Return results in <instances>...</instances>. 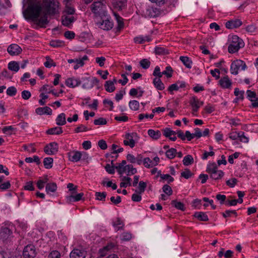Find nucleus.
Listing matches in <instances>:
<instances>
[{"label":"nucleus","mask_w":258,"mask_h":258,"mask_svg":"<svg viewBox=\"0 0 258 258\" xmlns=\"http://www.w3.org/2000/svg\"><path fill=\"white\" fill-rule=\"evenodd\" d=\"M23 4L24 7L28 5L23 11L24 16L41 27H45L49 23L48 16H53L59 13V3L57 0H24Z\"/></svg>","instance_id":"1"},{"label":"nucleus","mask_w":258,"mask_h":258,"mask_svg":"<svg viewBox=\"0 0 258 258\" xmlns=\"http://www.w3.org/2000/svg\"><path fill=\"white\" fill-rule=\"evenodd\" d=\"M92 12L96 18H100L102 19L107 16L106 6L101 1L94 2L91 6Z\"/></svg>","instance_id":"2"},{"label":"nucleus","mask_w":258,"mask_h":258,"mask_svg":"<svg viewBox=\"0 0 258 258\" xmlns=\"http://www.w3.org/2000/svg\"><path fill=\"white\" fill-rule=\"evenodd\" d=\"M206 172L210 175V178L214 180H218L224 176V172L222 170H218L217 165L214 162L207 165Z\"/></svg>","instance_id":"3"},{"label":"nucleus","mask_w":258,"mask_h":258,"mask_svg":"<svg viewBox=\"0 0 258 258\" xmlns=\"http://www.w3.org/2000/svg\"><path fill=\"white\" fill-rule=\"evenodd\" d=\"M243 46L244 43L242 40L237 36L233 35L231 37V43L228 46V51L230 53H234Z\"/></svg>","instance_id":"4"},{"label":"nucleus","mask_w":258,"mask_h":258,"mask_svg":"<svg viewBox=\"0 0 258 258\" xmlns=\"http://www.w3.org/2000/svg\"><path fill=\"white\" fill-rule=\"evenodd\" d=\"M246 67V64L243 61L240 59H236L231 63L230 72L232 74L236 75L238 74V71L240 68L242 70H245Z\"/></svg>","instance_id":"5"},{"label":"nucleus","mask_w":258,"mask_h":258,"mask_svg":"<svg viewBox=\"0 0 258 258\" xmlns=\"http://www.w3.org/2000/svg\"><path fill=\"white\" fill-rule=\"evenodd\" d=\"M37 254L35 246L33 244H28L25 246L23 251L24 258H34Z\"/></svg>","instance_id":"6"},{"label":"nucleus","mask_w":258,"mask_h":258,"mask_svg":"<svg viewBox=\"0 0 258 258\" xmlns=\"http://www.w3.org/2000/svg\"><path fill=\"white\" fill-rule=\"evenodd\" d=\"M102 20V21L97 23V25L99 28L106 31L109 30L112 28L113 24L112 22L110 21L109 19L108 15H107L106 18H103Z\"/></svg>","instance_id":"7"},{"label":"nucleus","mask_w":258,"mask_h":258,"mask_svg":"<svg viewBox=\"0 0 258 258\" xmlns=\"http://www.w3.org/2000/svg\"><path fill=\"white\" fill-rule=\"evenodd\" d=\"M58 150V145L56 142H52L47 145L44 148V152L47 155H54Z\"/></svg>","instance_id":"8"},{"label":"nucleus","mask_w":258,"mask_h":258,"mask_svg":"<svg viewBox=\"0 0 258 258\" xmlns=\"http://www.w3.org/2000/svg\"><path fill=\"white\" fill-rule=\"evenodd\" d=\"M81 82H83L82 87L84 89H91L95 85H97L99 81L96 78L90 79L88 78H82Z\"/></svg>","instance_id":"9"},{"label":"nucleus","mask_w":258,"mask_h":258,"mask_svg":"<svg viewBox=\"0 0 258 258\" xmlns=\"http://www.w3.org/2000/svg\"><path fill=\"white\" fill-rule=\"evenodd\" d=\"M138 136L136 133L131 134L127 133L125 135L126 140H124L123 143L126 146H130V147L133 148L135 146V142L134 139L137 138Z\"/></svg>","instance_id":"10"},{"label":"nucleus","mask_w":258,"mask_h":258,"mask_svg":"<svg viewBox=\"0 0 258 258\" xmlns=\"http://www.w3.org/2000/svg\"><path fill=\"white\" fill-rule=\"evenodd\" d=\"M247 98L251 102V106L253 108L258 107V95L254 91L247 90Z\"/></svg>","instance_id":"11"},{"label":"nucleus","mask_w":258,"mask_h":258,"mask_svg":"<svg viewBox=\"0 0 258 258\" xmlns=\"http://www.w3.org/2000/svg\"><path fill=\"white\" fill-rule=\"evenodd\" d=\"M87 252L83 249H74L70 253V258H85Z\"/></svg>","instance_id":"12"},{"label":"nucleus","mask_w":258,"mask_h":258,"mask_svg":"<svg viewBox=\"0 0 258 258\" xmlns=\"http://www.w3.org/2000/svg\"><path fill=\"white\" fill-rule=\"evenodd\" d=\"M7 51L11 55H16L21 52L22 49L18 45L13 44L8 47Z\"/></svg>","instance_id":"13"},{"label":"nucleus","mask_w":258,"mask_h":258,"mask_svg":"<svg viewBox=\"0 0 258 258\" xmlns=\"http://www.w3.org/2000/svg\"><path fill=\"white\" fill-rule=\"evenodd\" d=\"M81 81L79 78L74 77L68 78L66 81V84L69 87L74 88L80 85Z\"/></svg>","instance_id":"14"},{"label":"nucleus","mask_w":258,"mask_h":258,"mask_svg":"<svg viewBox=\"0 0 258 258\" xmlns=\"http://www.w3.org/2000/svg\"><path fill=\"white\" fill-rule=\"evenodd\" d=\"M189 103L192 107V111L194 112H197L200 106L203 104V102H200L195 96L192 97L190 99Z\"/></svg>","instance_id":"15"},{"label":"nucleus","mask_w":258,"mask_h":258,"mask_svg":"<svg viewBox=\"0 0 258 258\" xmlns=\"http://www.w3.org/2000/svg\"><path fill=\"white\" fill-rule=\"evenodd\" d=\"M69 160L72 162L79 161L82 156V154L79 151H73L68 153Z\"/></svg>","instance_id":"16"},{"label":"nucleus","mask_w":258,"mask_h":258,"mask_svg":"<svg viewBox=\"0 0 258 258\" xmlns=\"http://www.w3.org/2000/svg\"><path fill=\"white\" fill-rule=\"evenodd\" d=\"M242 25V22L240 20L236 19L235 20H231L226 23V27L228 29H233L239 27Z\"/></svg>","instance_id":"17"},{"label":"nucleus","mask_w":258,"mask_h":258,"mask_svg":"<svg viewBox=\"0 0 258 258\" xmlns=\"http://www.w3.org/2000/svg\"><path fill=\"white\" fill-rule=\"evenodd\" d=\"M220 86L223 88H230L231 86V81L227 76L222 78L219 81Z\"/></svg>","instance_id":"18"},{"label":"nucleus","mask_w":258,"mask_h":258,"mask_svg":"<svg viewBox=\"0 0 258 258\" xmlns=\"http://www.w3.org/2000/svg\"><path fill=\"white\" fill-rule=\"evenodd\" d=\"M35 112L37 114L40 115L43 114L51 115L52 114L51 109L48 106L38 107L36 109Z\"/></svg>","instance_id":"19"},{"label":"nucleus","mask_w":258,"mask_h":258,"mask_svg":"<svg viewBox=\"0 0 258 258\" xmlns=\"http://www.w3.org/2000/svg\"><path fill=\"white\" fill-rule=\"evenodd\" d=\"M12 234V230L7 227H3L1 228L0 236L3 239H7Z\"/></svg>","instance_id":"20"},{"label":"nucleus","mask_w":258,"mask_h":258,"mask_svg":"<svg viewBox=\"0 0 258 258\" xmlns=\"http://www.w3.org/2000/svg\"><path fill=\"white\" fill-rule=\"evenodd\" d=\"M148 135L153 140H158L161 136V134L160 131L157 130L155 131L154 130H149L148 131Z\"/></svg>","instance_id":"21"},{"label":"nucleus","mask_w":258,"mask_h":258,"mask_svg":"<svg viewBox=\"0 0 258 258\" xmlns=\"http://www.w3.org/2000/svg\"><path fill=\"white\" fill-rule=\"evenodd\" d=\"M88 59L87 55H84L83 57L79 59H76L75 64L74 66L75 70L78 69L79 67H82L84 64V61Z\"/></svg>","instance_id":"22"},{"label":"nucleus","mask_w":258,"mask_h":258,"mask_svg":"<svg viewBox=\"0 0 258 258\" xmlns=\"http://www.w3.org/2000/svg\"><path fill=\"white\" fill-rule=\"evenodd\" d=\"M56 123L59 126L66 124V114L64 113H61L57 116L56 119Z\"/></svg>","instance_id":"23"},{"label":"nucleus","mask_w":258,"mask_h":258,"mask_svg":"<svg viewBox=\"0 0 258 258\" xmlns=\"http://www.w3.org/2000/svg\"><path fill=\"white\" fill-rule=\"evenodd\" d=\"M74 20L75 19L73 16H63L62 18V24L65 26L69 27Z\"/></svg>","instance_id":"24"},{"label":"nucleus","mask_w":258,"mask_h":258,"mask_svg":"<svg viewBox=\"0 0 258 258\" xmlns=\"http://www.w3.org/2000/svg\"><path fill=\"white\" fill-rule=\"evenodd\" d=\"M57 189V185L54 182L48 183L46 185L45 190L47 194L54 192Z\"/></svg>","instance_id":"25"},{"label":"nucleus","mask_w":258,"mask_h":258,"mask_svg":"<svg viewBox=\"0 0 258 258\" xmlns=\"http://www.w3.org/2000/svg\"><path fill=\"white\" fill-rule=\"evenodd\" d=\"M126 163L125 160H122L120 163L118 164V166L115 167L119 174L122 175L126 170Z\"/></svg>","instance_id":"26"},{"label":"nucleus","mask_w":258,"mask_h":258,"mask_svg":"<svg viewBox=\"0 0 258 258\" xmlns=\"http://www.w3.org/2000/svg\"><path fill=\"white\" fill-rule=\"evenodd\" d=\"M126 3V0H113V4L115 8L120 10L123 8Z\"/></svg>","instance_id":"27"},{"label":"nucleus","mask_w":258,"mask_h":258,"mask_svg":"<svg viewBox=\"0 0 258 258\" xmlns=\"http://www.w3.org/2000/svg\"><path fill=\"white\" fill-rule=\"evenodd\" d=\"M194 216L197 218L198 220L202 221H208L209 220L208 216L206 213L202 212H196L194 214Z\"/></svg>","instance_id":"28"},{"label":"nucleus","mask_w":258,"mask_h":258,"mask_svg":"<svg viewBox=\"0 0 258 258\" xmlns=\"http://www.w3.org/2000/svg\"><path fill=\"white\" fill-rule=\"evenodd\" d=\"M62 133V128L59 126L49 128L46 131V133L48 135H59Z\"/></svg>","instance_id":"29"},{"label":"nucleus","mask_w":258,"mask_h":258,"mask_svg":"<svg viewBox=\"0 0 258 258\" xmlns=\"http://www.w3.org/2000/svg\"><path fill=\"white\" fill-rule=\"evenodd\" d=\"M104 87L106 91L110 93L113 92L115 89L114 83L111 81H106L104 84Z\"/></svg>","instance_id":"30"},{"label":"nucleus","mask_w":258,"mask_h":258,"mask_svg":"<svg viewBox=\"0 0 258 258\" xmlns=\"http://www.w3.org/2000/svg\"><path fill=\"white\" fill-rule=\"evenodd\" d=\"M153 84L155 87L159 90H162L164 89V85L162 82L160 78H155L153 80Z\"/></svg>","instance_id":"31"},{"label":"nucleus","mask_w":258,"mask_h":258,"mask_svg":"<svg viewBox=\"0 0 258 258\" xmlns=\"http://www.w3.org/2000/svg\"><path fill=\"white\" fill-rule=\"evenodd\" d=\"M8 69L12 71L17 72L20 69L19 64L16 61H11L8 64Z\"/></svg>","instance_id":"32"},{"label":"nucleus","mask_w":258,"mask_h":258,"mask_svg":"<svg viewBox=\"0 0 258 258\" xmlns=\"http://www.w3.org/2000/svg\"><path fill=\"white\" fill-rule=\"evenodd\" d=\"M132 179L130 177L123 176L121 178V182L120 183V187H126L127 185H131Z\"/></svg>","instance_id":"33"},{"label":"nucleus","mask_w":258,"mask_h":258,"mask_svg":"<svg viewBox=\"0 0 258 258\" xmlns=\"http://www.w3.org/2000/svg\"><path fill=\"white\" fill-rule=\"evenodd\" d=\"M179 59L186 67L187 68H191L192 61L189 57L187 56H180Z\"/></svg>","instance_id":"34"},{"label":"nucleus","mask_w":258,"mask_h":258,"mask_svg":"<svg viewBox=\"0 0 258 258\" xmlns=\"http://www.w3.org/2000/svg\"><path fill=\"white\" fill-rule=\"evenodd\" d=\"M150 40H151L150 38L148 36H146L145 37L139 36V37H136L134 38L135 42L136 43H138L139 44H142V43L145 42L146 41H150Z\"/></svg>","instance_id":"35"},{"label":"nucleus","mask_w":258,"mask_h":258,"mask_svg":"<svg viewBox=\"0 0 258 258\" xmlns=\"http://www.w3.org/2000/svg\"><path fill=\"white\" fill-rule=\"evenodd\" d=\"M53 160L52 158H45L43 160L44 167L47 169H50L52 167Z\"/></svg>","instance_id":"36"},{"label":"nucleus","mask_w":258,"mask_h":258,"mask_svg":"<svg viewBox=\"0 0 258 258\" xmlns=\"http://www.w3.org/2000/svg\"><path fill=\"white\" fill-rule=\"evenodd\" d=\"M194 158L190 155L185 156L183 159V164L185 166L191 165L194 163Z\"/></svg>","instance_id":"37"},{"label":"nucleus","mask_w":258,"mask_h":258,"mask_svg":"<svg viewBox=\"0 0 258 258\" xmlns=\"http://www.w3.org/2000/svg\"><path fill=\"white\" fill-rule=\"evenodd\" d=\"M163 135L166 138H169L170 136H174L176 135V132L171 130L169 128H165L162 130Z\"/></svg>","instance_id":"38"},{"label":"nucleus","mask_w":258,"mask_h":258,"mask_svg":"<svg viewBox=\"0 0 258 258\" xmlns=\"http://www.w3.org/2000/svg\"><path fill=\"white\" fill-rule=\"evenodd\" d=\"M160 176L162 179L168 180V182L170 183L174 180V178L171 176L169 174H162L161 171L158 172V175L157 177Z\"/></svg>","instance_id":"39"},{"label":"nucleus","mask_w":258,"mask_h":258,"mask_svg":"<svg viewBox=\"0 0 258 258\" xmlns=\"http://www.w3.org/2000/svg\"><path fill=\"white\" fill-rule=\"evenodd\" d=\"M155 53L158 55H164L168 54V52L164 47L158 46L155 48Z\"/></svg>","instance_id":"40"},{"label":"nucleus","mask_w":258,"mask_h":258,"mask_svg":"<svg viewBox=\"0 0 258 258\" xmlns=\"http://www.w3.org/2000/svg\"><path fill=\"white\" fill-rule=\"evenodd\" d=\"M177 153L176 150L174 148H171L166 152V155L169 159H173L175 157Z\"/></svg>","instance_id":"41"},{"label":"nucleus","mask_w":258,"mask_h":258,"mask_svg":"<svg viewBox=\"0 0 258 258\" xmlns=\"http://www.w3.org/2000/svg\"><path fill=\"white\" fill-rule=\"evenodd\" d=\"M130 108L133 110H138L140 107L139 102L137 100H132L129 102Z\"/></svg>","instance_id":"42"},{"label":"nucleus","mask_w":258,"mask_h":258,"mask_svg":"<svg viewBox=\"0 0 258 258\" xmlns=\"http://www.w3.org/2000/svg\"><path fill=\"white\" fill-rule=\"evenodd\" d=\"M171 205L178 210H180L181 211L184 210V204L180 202H177L175 200H173L171 202Z\"/></svg>","instance_id":"43"},{"label":"nucleus","mask_w":258,"mask_h":258,"mask_svg":"<svg viewBox=\"0 0 258 258\" xmlns=\"http://www.w3.org/2000/svg\"><path fill=\"white\" fill-rule=\"evenodd\" d=\"M111 165L107 164L105 166L106 171L109 174H113L114 173V169L115 167L113 165V161L112 160L111 162Z\"/></svg>","instance_id":"44"},{"label":"nucleus","mask_w":258,"mask_h":258,"mask_svg":"<svg viewBox=\"0 0 258 258\" xmlns=\"http://www.w3.org/2000/svg\"><path fill=\"white\" fill-rule=\"evenodd\" d=\"M173 70L170 66H167L166 70L162 72V74L165 75L167 78H171L172 76Z\"/></svg>","instance_id":"45"},{"label":"nucleus","mask_w":258,"mask_h":258,"mask_svg":"<svg viewBox=\"0 0 258 258\" xmlns=\"http://www.w3.org/2000/svg\"><path fill=\"white\" fill-rule=\"evenodd\" d=\"M140 64L143 69H147L150 66V61L148 59L144 58L140 61Z\"/></svg>","instance_id":"46"},{"label":"nucleus","mask_w":258,"mask_h":258,"mask_svg":"<svg viewBox=\"0 0 258 258\" xmlns=\"http://www.w3.org/2000/svg\"><path fill=\"white\" fill-rule=\"evenodd\" d=\"M126 167H127L126 170L127 171V175L135 174L137 172L136 168H134L133 166L131 164L126 165Z\"/></svg>","instance_id":"47"},{"label":"nucleus","mask_w":258,"mask_h":258,"mask_svg":"<svg viewBox=\"0 0 258 258\" xmlns=\"http://www.w3.org/2000/svg\"><path fill=\"white\" fill-rule=\"evenodd\" d=\"M60 252L56 250H52L48 255L47 258H60Z\"/></svg>","instance_id":"48"},{"label":"nucleus","mask_w":258,"mask_h":258,"mask_svg":"<svg viewBox=\"0 0 258 258\" xmlns=\"http://www.w3.org/2000/svg\"><path fill=\"white\" fill-rule=\"evenodd\" d=\"M234 95L238 99H243L244 92L243 91H240L238 88H236L234 90Z\"/></svg>","instance_id":"49"},{"label":"nucleus","mask_w":258,"mask_h":258,"mask_svg":"<svg viewBox=\"0 0 258 258\" xmlns=\"http://www.w3.org/2000/svg\"><path fill=\"white\" fill-rule=\"evenodd\" d=\"M17 89L15 87L12 86L9 87L7 90V94L10 96H13L17 93Z\"/></svg>","instance_id":"50"},{"label":"nucleus","mask_w":258,"mask_h":258,"mask_svg":"<svg viewBox=\"0 0 258 258\" xmlns=\"http://www.w3.org/2000/svg\"><path fill=\"white\" fill-rule=\"evenodd\" d=\"M95 196L96 197V199L99 201H105L106 194L105 192H96Z\"/></svg>","instance_id":"51"},{"label":"nucleus","mask_w":258,"mask_h":258,"mask_svg":"<svg viewBox=\"0 0 258 258\" xmlns=\"http://www.w3.org/2000/svg\"><path fill=\"white\" fill-rule=\"evenodd\" d=\"M238 180L235 178H231L226 181L227 185L230 187H233L237 184Z\"/></svg>","instance_id":"52"},{"label":"nucleus","mask_w":258,"mask_h":258,"mask_svg":"<svg viewBox=\"0 0 258 258\" xmlns=\"http://www.w3.org/2000/svg\"><path fill=\"white\" fill-rule=\"evenodd\" d=\"M143 163L144 165L147 168H150L153 166L152 165V161L148 157L144 158Z\"/></svg>","instance_id":"53"},{"label":"nucleus","mask_w":258,"mask_h":258,"mask_svg":"<svg viewBox=\"0 0 258 258\" xmlns=\"http://www.w3.org/2000/svg\"><path fill=\"white\" fill-rule=\"evenodd\" d=\"M63 42L60 40H53L50 41V45L54 47H60L63 45Z\"/></svg>","instance_id":"54"},{"label":"nucleus","mask_w":258,"mask_h":258,"mask_svg":"<svg viewBox=\"0 0 258 258\" xmlns=\"http://www.w3.org/2000/svg\"><path fill=\"white\" fill-rule=\"evenodd\" d=\"M163 191L167 195L170 196L172 194V190L171 187L165 184L163 186Z\"/></svg>","instance_id":"55"},{"label":"nucleus","mask_w":258,"mask_h":258,"mask_svg":"<svg viewBox=\"0 0 258 258\" xmlns=\"http://www.w3.org/2000/svg\"><path fill=\"white\" fill-rule=\"evenodd\" d=\"M192 174L191 173L190 171L188 169H185L184 171L181 173V176L186 179L190 178L192 176Z\"/></svg>","instance_id":"56"},{"label":"nucleus","mask_w":258,"mask_h":258,"mask_svg":"<svg viewBox=\"0 0 258 258\" xmlns=\"http://www.w3.org/2000/svg\"><path fill=\"white\" fill-rule=\"evenodd\" d=\"M89 130H90V129H89L87 126L83 124H81L80 125H79V126L75 128V132L76 133H78L82 132H86Z\"/></svg>","instance_id":"57"},{"label":"nucleus","mask_w":258,"mask_h":258,"mask_svg":"<svg viewBox=\"0 0 258 258\" xmlns=\"http://www.w3.org/2000/svg\"><path fill=\"white\" fill-rule=\"evenodd\" d=\"M240 136V132L237 133L236 132H232L229 135L230 139L233 140H235L239 138Z\"/></svg>","instance_id":"58"},{"label":"nucleus","mask_w":258,"mask_h":258,"mask_svg":"<svg viewBox=\"0 0 258 258\" xmlns=\"http://www.w3.org/2000/svg\"><path fill=\"white\" fill-rule=\"evenodd\" d=\"M94 123L95 125H104L107 123V121L105 118L100 117L97 119L94 120Z\"/></svg>","instance_id":"59"},{"label":"nucleus","mask_w":258,"mask_h":258,"mask_svg":"<svg viewBox=\"0 0 258 258\" xmlns=\"http://www.w3.org/2000/svg\"><path fill=\"white\" fill-rule=\"evenodd\" d=\"M146 186H147L146 183L143 181H141L139 182V191H138V193H139V194L143 193L145 190Z\"/></svg>","instance_id":"60"},{"label":"nucleus","mask_w":258,"mask_h":258,"mask_svg":"<svg viewBox=\"0 0 258 258\" xmlns=\"http://www.w3.org/2000/svg\"><path fill=\"white\" fill-rule=\"evenodd\" d=\"M113 247V244L112 243L109 244L108 245L105 246L102 249L100 250V255L102 257L105 256V253H104V251L111 249Z\"/></svg>","instance_id":"61"},{"label":"nucleus","mask_w":258,"mask_h":258,"mask_svg":"<svg viewBox=\"0 0 258 258\" xmlns=\"http://www.w3.org/2000/svg\"><path fill=\"white\" fill-rule=\"evenodd\" d=\"M132 238V234L129 232H124L121 235V240L124 241L130 240Z\"/></svg>","instance_id":"62"},{"label":"nucleus","mask_w":258,"mask_h":258,"mask_svg":"<svg viewBox=\"0 0 258 258\" xmlns=\"http://www.w3.org/2000/svg\"><path fill=\"white\" fill-rule=\"evenodd\" d=\"M105 60V58L103 56L98 57L96 58V62L99 65L100 67H103L104 65Z\"/></svg>","instance_id":"63"},{"label":"nucleus","mask_w":258,"mask_h":258,"mask_svg":"<svg viewBox=\"0 0 258 258\" xmlns=\"http://www.w3.org/2000/svg\"><path fill=\"white\" fill-rule=\"evenodd\" d=\"M147 15L150 17H155L156 16L155 9L153 8L148 9L147 10Z\"/></svg>","instance_id":"64"}]
</instances>
